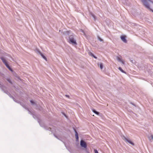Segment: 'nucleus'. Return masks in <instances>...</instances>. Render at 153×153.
<instances>
[{
    "label": "nucleus",
    "instance_id": "obj_17",
    "mask_svg": "<svg viewBox=\"0 0 153 153\" xmlns=\"http://www.w3.org/2000/svg\"><path fill=\"white\" fill-rule=\"evenodd\" d=\"M30 102H31L32 104H34V102H33L32 100H31V101H30Z\"/></svg>",
    "mask_w": 153,
    "mask_h": 153
},
{
    "label": "nucleus",
    "instance_id": "obj_10",
    "mask_svg": "<svg viewBox=\"0 0 153 153\" xmlns=\"http://www.w3.org/2000/svg\"><path fill=\"white\" fill-rule=\"evenodd\" d=\"M100 67L101 69H102L103 68V65L102 63H100L99 64Z\"/></svg>",
    "mask_w": 153,
    "mask_h": 153
},
{
    "label": "nucleus",
    "instance_id": "obj_8",
    "mask_svg": "<svg viewBox=\"0 0 153 153\" xmlns=\"http://www.w3.org/2000/svg\"><path fill=\"white\" fill-rule=\"evenodd\" d=\"M92 111L94 113H95V114H97V115H98L99 114V112H97V111H96L94 109H93L92 110Z\"/></svg>",
    "mask_w": 153,
    "mask_h": 153
},
{
    "label": "nucleus",
    "instance_id": "obj_14",
    "mask_svg": "<svg viewBox=\"0 0 153 153\" xmlns=\"http://www.w3.org/2000/svg\"><path fill=\"white\" fill-rule=\"evenodd\" d=\"M94 152L95 153H98L96 149L94 150Z\"/></svg>",
    "mask_w": 153,
    "mask_h": 153
},
{
    "label": "nucleus",
    "instance_id": "obj_18",
    "mask_svg": "<svg viewBox=\"0 0 153 153\" xmlns=\"http://www.w3.org/2000/svg\"><path fill=\"white\" fill-rule=\"evenodd\" d=\"M91 55L93 57L94 56V55L91 53Z\"/></svg>",
    "mask_w": 153,
    "mask_h": 153
},
{
    "label": "nucleus",
    "instance_id": "obj_19",
    "mask_svg": "<svg viewBox=\"0 0 153 153\" xmlns=\"http://www.w3.org/2000/svg\"><path fill=\"white\" fill-rule=\"evenodd\" d=\"M93 57H94V58H95V59H97V57H96V56H93Z\"/></svg>",
    "mask_w": 153,
    "mask_h": 153
},
{
    "label": "nucleus",
    "instance_id": "obj_2",
    "mask_svg": "<svg viewBox=\"0 0 153 153\" xmlns=\"http://www.w3.org/2000/svg\"><path fill=\"white\" fill-rule=\"evenodd\" d=\"M144 5L148 9L150 8L149 2H150V0H141Z\"/></svg>",
    "mask_w": 153,
    "mask_h": 153
},
{
    "label": "nucleus",
    "instance_id": "obj_11",
    "mask_svg": "<svg viewBox=\"0 0 153 153\" xmlns=\"http://www.w3.org/2000/svg\"><path fill=\"white\" fill-rule=\"evenodd\" d=\"M75 132H76V134H75L76 138V140H78V134L76 131H75Z\"/></svg>",
    "mask_w": 153,
    "mask_h": 153
},
{
    "label": "nucleus",
    "instance_id": "obj_13",
    "mask_svg": "<svg viewBox=\"0 0 153 153\" xmlns=\"http://www.w3.org/2000/svg\"><path fill=\"white\" fill-rule=\"evenodd\" d=\"M149 139L150 141H151L152 139L153 140V135H151L150 137H149Z\"/></svg>",
    "mask_w": 153,
    "mask_h": 153
},
{
    "label": "nucleus",
    "instance_id": "obj_4",
    "mask_svg": "<svg viewBox=\"0 0 153 153\" xmlns=\"http://www.w3.org/2000/svg\"><path fill=\"white\" fill-rule=\"evenodd\" d=\"M80 145L82 147H83L85 148H86L87 147L86 143L82 140L81 141Z\"/></svg>",
    "mask_w": 153,
    "mask_h": 153
},
{
    "label": "nucleus",
    "instance_id": "obj_16",
    "mask_svg": "<svg viewBox=\"0 0 153 153\" xmlns=\"http://www.w3.org/2000/svg\"><path fill=\"white\" fill-rule=\"evenodd\" d=\"M30 102H31L32 104H34V102H33L32 100H31V101H30Z\"/></svg>",
    "mask_w": 153,
    "mask_h": 153
},
{
    "label": "nucleus",
    "instance_id": "obj_3",
    "mask_svg": "<svg viewBox=\"0 0 153 153\" xmlns=\"http://www.w3.org/2000/svg\"><path fill=\"white\" fill-rule=\"evenodd\" d=\"M1 59L3 62L5 64L6 66H7V67L8 68V69L10 70V71H12V70H11V68H10V67L8 65V64L7 63V62L5 60V59L3 57H1Z\"/></svg>",
    "mask_w": 153,
    "mask_h": 153
},
{
    "label": "nucleus",
    "instance_id": "obj_7",
    "mask_svg": "<svg viewBox=\"0 0 153 153\" xmlns=\"http://www.w3.org/2000/svg\"><path fill=\"white\" fill-rule=\"evenodd\" d=\"M117 59L120 62H121L122 60L121 58L120 57H119V56H117Z\"/></svg>",
    "mask_w": 153,
    "mask_h": 153
},
{
    "label": "nucleus",
    "instance_id": "obj_1",
    "mask_svg": "<svg viewBox=\"0 0 153 153\" xmlns=\"http://www.w3.org/2000/svg\"><path fill=\"white\" fill-rule=\"evenodd\" d=\"M69 43L72 44L73 45H76V40H75L74 37L72 36H70L69 38Z\"/></svg>",
    "mask_w": 153,
    "mask_h": 153
},
{
    "label": "nucleus",
    "instance_id": "obj_15",
    "mask_svg": "<svg viewBox=\"0 0 153 153\" xmlns=\"http://www.w3.org/2000/svg\"><path fill=\"white\" fill-rule=\"evenodd\" d=\"M122 64H124V62L123 61V60H122V61H121L120 62Z\"/></svg>",
    "mask_w": 153,
    "mask_h": 153
},
{
    "label": "nucleus",
    "instance_id": "obj_5",
    "mask_svg": "<svg viewBox=\"0 0 153 153\" xmlns=\"http://www.w3.org/2000/svg\"><path fill=\"white\" fill-rule=\"evenodd\" d=\"M126 37V36H121L120 37L121 39L125 43H126L127 42Z\"/></svg>",
    "mask_w": 153,
    "mask_h": 153
},
{
    "label": "nucleus",
    "instance_id": "obj_6",
    "mask_svg": "<svg viewBox=\"0 0 153 153\" xmlns=\"http://www.w3.org/2000/svg\"><path fill=\"white\" fill-rule=\"evenodd\" d=\"M124 140H125V141L128 142L129 143H130V144H131L133 146L134 145V143L133 142H132L131 140H128V139H127L126 137H124Z\"/></svg>",
    "mask_w": 153,
    "mask_h": 153
},
{
    "label": "nucleus",
    "instance_id": "obj_9",
    "mask_svg": "<svg viewBox=\"0 0 153 153\" xmlns=\"http://www.w3.org/2000/svg\"><path fill=\"white\" fill-rule=\"evenodd\" d=\"M118 69L122 73L126 74V72L124 71L121 67H120L118 68Z\"/></svg>",
    "mask_w": 153,
    "mask_h": 153
},
{
    "label": "nucleus",
    "instance_id": "obj_12",
    "mask_svg": "<svg viewBox=\"0 0 153 153\" xmlns=\"http://www.w3.org/2000/svg\"><path fill=\"white\" fill-rule=\"evenodd\" d=\"M40 54L42 56L45 60H47V59L46 58V57L41 53H40Z\"/></svg>",
    "mask_w": 153,
    "mask_h": 153
}]
</instances>
